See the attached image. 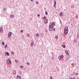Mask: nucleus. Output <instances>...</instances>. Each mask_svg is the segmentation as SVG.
Returning a JSON list of instances; mask_svg holds the SVG:
<instances>
[{
  "label": "nucleus",
  "mask_w": 79,
  "mask_h": 79,
  "mask_svg": "<svg viewBox=\"0 0 79 79\" xmlns=\"http://www.w3.org/2000/svg\"><path fill=\"white\" fill-rule=\"evenodd\" d=\"M64 34H65V35L68 34V27L66 26L64 27Z\"/></svg>",
  "instance_id": "obj_1"
},
{
  "label": "nucleus",
  "mask_w": 79,
  "mask_h": 79,
  "mask_svg": "<svg viewBox=\"0 0 79 79\" xmlns=\"http://www.w3.org/2000/svg\"><path fill=\"white\" fill-rule=\"evenodd\" d=\"M55 22H51L49 24V27H53V25H55Z\"/></svg>",
  "instance_id": "obj_2"
},
{
  "label": "nucleus",
  "mask_w": 79,
  "mask_h": 79,
  "mask_svg": "<svg viewBox=\"0 0 79 79\" xmlns=\"http://www.w3.org/2000/svg\"><path fill=\"white\" fill-rule=\"evenodd\" d=\"M7 63L9 64H11V60L9 59H8L7 60Z\"/></svg>",
  "instance_id": "obj_3"
},
{
  "label": "nucleus",
  "mask_w": 79,
  "mask_h": 79,
  "mask_svg": "<svg viewBox=\"0 0 79 79\" xmlns=\"http://www.w3.org/2000/svg\"><path fill=\"white\" fill-rule=\"evenodd\" d=\"M5 55L6 56H9V55H10V54H9V53H8V52H6L5 53Z\"/></svg>",
  "instance_id": "obj_4"
},
{
  "label": "nucleus",
  "mask_w": 79,
  "mask_h": 79,
  "mask_svg": "<svg viewBox=\"0 0 79 79\" xmlns=\"http://www.w3.org/2000/svg\"><path fill=\"white\" fill-rule=\"evenodd\" d=\"M12 35V32H9L8 33V36L10 37Z\"/></svg>",
  "instance_id": "obj_5"
},
{
  "label": "nucleus",
  "mask_w": 79,
  "mask_h": 79,
  "mask_svg": "<svg viewBox=\"0 0 79 79\" xmlns=\"http://www.w3.org/2000/svg\"><path fill=\"white\" fill-rule=\"evenodd\" d=\"M48 22V20L47 19H46L44 21V22L45 24H47Z\"/></svg>",
  "instance_id": "obj_6"
},
{
  "label": "nucleus",
  "mask_w": 79,
  "mask_h": 79,
  "mask_svg": "<svg viewBox=\"0 0 79 79\" xmlns=\"http://www.w3.org/2000/svg\"><path fill=\"white\" fill-rule=\"evenodd\" d=\"M53 27H49V30H50V31H53Z\"/></svg>",
  "instance_id": "obj_7"
},
{
  "label": "nucleus",
  "mask_w": 79,
  "mask_h": 79,
  "mask_svg": "<svg viewBox=\"0 0 79 79\" xmlns=\"http://www.w3.org/2000/svg\"><path fill=\"white\" fill-rule=\"evenodd\" d=\"M17 79H21V78L19 76H17Z\"/></svg>",
  "instance_id": "obj_8"
},
{
  "label": "nucleus",
  "mask_w": 79,
  "mask_h": 79,
  "mask_svg": "<svg viewBox=\"0 0 79 79\" xmlns=\"http://www.w3.org/2000/svg\"><path fill=\"white\" fill-rule=\"evenodd\" d=\"M54 5H56V2L55 0L54 1Z\"/></svg>",
  "instance_id": "obj_9"
},
{
  "label": "nucleus",
  "mask_w": 79,
  "mask_h": 79,
  "mask_svg": "<svg viewBox=\"0 0 79 79\" xmlns=\"http://www.w3.org/2000/svg\"><path fill=\"white\" fill-rule=\"evenodd\" d=\"M65 53L67 55H69V53H68V52L67 51H65Z\"/></svg>",
  "instance_id": "obj_10"
},
{
  "label": "nucleus",
  "mask_w": 79,
  "mask_h": 79,
  "mask_svg": "<svg viewBox=\"0 0 79 79\" xmlns=\"http://www.w3.org/2000/svg\"><path fill=\"white\" fill-rule=\"evenodd\" d=\"M3 31V27H1L0 28V31L1 32V31Z\"/></svg>",
  "instance_id": "obj_11"
},
{
  "label": "nucleus",
  "mask_w": 79,
  "mask_h": 79,
  "mask_svg": "<svg viewBox=\"0 0 79 79\" xmlns=\"http://www.w3.org/2000/svg\"><path fill=\"white\" fill-rule=\"evenodd\" d=\"M62 47H63L64 48H66V46L65 45H62Z\"/></svg>",
  "instance_id": "obj_12"
},
{
  "label": "nucleus",
  "mask_w": 79,
  "mask_h": 79,
  "mask_svg": "<svg viewBox=\"0 0 79 79\" xmlns=\"http://www.w3.org/2000/svg\"><path fill=\"white\" fill-rule=\"evenodd\" d=\"M62 15H63V12H61L60 13L59 15L60 16H62Z\"/></svg>",
  "instance_id": "obj_13"
},
{
  "label": "nucleus",
  "mask_w": 79,
  "mask_h": 79,
  "mask_svg": "<svg viewBox=\"0 0 79 79\" xmlns=\"http://www.w3.org/2000/svg\"><path fill=\"white\" fill-rule=\"evenodd\" d=\"M36 36L37 37H39V34L38 33H37L36 34Z\"/></svg>",
  "instance_id": "obj_14"
},
{
  "label": "nucleus",
  "mask_w": 79,
  "mask_h": 79,
  "mask_svg": "<svg viewBox=\"0 0 79 79\" xmlns=\"http://www.w3.org/2000/svg\"><path fill=\"white\" fill-rule=\"evenodd\" d=\"M13 72L14 74H16V71H15V70H14L13 71Z\"/></svg>",
  "instance_id": "obj_15"
},
{
  "label": "nucleus",
  "mask_w": 79,
  "mask_h": 79,
  "mask_svg": "<svg viewBox=\"0 0 79 79\" xmlns=\"http://www.w3.org/2000/svg\"><path fill=\"white\" fill-rule=\"evenodd\" d=\"M13 17H14V16H13V15H11L10 16V18H13Z\"/></svg>",
  "instance_id": "obj_16"
},
{
  "label": "nucleus",
  "mask_w": 79,
  "mask_h": 79,
  "mask_svg": "<svg viewBox=\"0 0 79 79\" xmlns=\"http://www.w3.org/2000/svg\"><path fill=\"white\" fill-rule=\"evenodd\" d=\"M45 14L46 15H48V13L47 12V11H46L45 12Z\"/></svg>",
  "instance_id": "obj_17"
},
{
  "label": "nucleus",
  "mask_w": 79,
  "mask_h": 79,
  "mask_svg": "<svg viewBox=\"0 0 79 79\" xmlns=\"http://www.w3.org/2000/svg\"><path fill=\"white\" fill-rule=\"evenodd\" d=\"M60 58H63V55H61L60 56Z\"/></svg>",
  "instance_id": "obj_18"
},
{
  "label": "nucleus",
  "mask_w": 79,
  "mask_h": 79,
  "mask_svg": "<svg viewBox=\"0 0 79 79\" xmlns=\"http://www.w3.org/2000/svg\"><path fill=\"white\" fill-rule=\"evenodd\" d=\"M34 45V42H32L31 44V46H32V45Z\"/></svg>",
  "instance_id": "obj_19"
},
{
  "label": "nucleus",
  "mask_w": 79,
  "mask_h": 79,
  "mask_svg": "<svg viewBox=\"0 0 79 79\" xmlns=\"http://www.w3.org/2000/svg\"><path fill=\"white\" fill-rule=\"evenodd\" d=\"M2 44L3 46H4V45H5L4 44H5V43H4V42H2Z\"/></svg>",
  "instance_id": "obj_20"
},
{
  "label": "nucleus",
  "mask_w": 79,
  "mask_h": 79,
  "mask_svg": "<svg viewBox=\"0 0 79 79\" xmlns=\"http://www.w3.org/2000/svg\"><path fill=\"white\" fill-rule=\"evenodd\" d=\"M61 57L60 56H59V57H58V58L59 60H61Z\"/></svg>",
  "instance_id": "obj_21"
},
{
  "label": "nucleus",
  "mask_w": 79,
  "mask_h": 79,
  "mask_svg": "<svg viewBox=\"0 0 79 79\" xmlns=\"http://www.w3.org/2000/svg\"><path fill=\"white\" fill-rule=\"evenodd\" d=\"M6 47H7V44H6V45H5V48H6Z\"/></svg>",
  "instance_id": "obj_22"
},
{
  "label": "nucleus",
  "mask_w": 79,
  "mask_h": 79,
  "mask_svg": "<svg viewBox=\"0 0 79 79\" xmlns=\"http://www.w3.org/2000/svg\"><path fill=\"white\" fill-rule=\"evenodd\" d=\"M55 38L56 39H58V36H56Z\"/></svg>",
  "instance_id": "obj_23"
},
{
  "label": "nucleus",
  "mask_w": 79,
  "mask_h": 79,
  "mask_svg": "<svg viewBox=\"0 0 79 79\" xmlns=\"http://www.w3.org/2000/svg\"><path fill=\"white\" fill-rule=\"evenodd\" d=\"M15 63H18V60H15Z\"/></svg>",
  "instance_id": "obj_24"
},
{
  "label": "nucleus",
  "mask_w": 79,
  "mask_h": 79,
  "mask_svg": "<svg viewBox=\"0 0 79 79\" xmlns=\"http://www.w3.org/2000/svg\"><path fill=\"white\" fill-rule=\"evenodd\" d=\"M20 68H23V66H20Z\"/></svg>",
  "instance_id": "obj_25"
},
{
  "label": "nucleus",
  "mask_w": 79,
  "mask_h": 79,
  "mask_svg": "<svg viewBox=\"0 0 79 79\" xmlns=\"http://www.w3.org/2000/svg\"><path fill=\"white\" fill-rule=\"evenodd\" d=\"M36 4H39V2H36Z\"/></svg>",
  "instance_id": "obj_26"
},
{
  "label": "nucleus",
  "mask_w": 79,
  "mask_h": 79,
  "mask_svg": "<svg viewBox=\"0 0 79 79\" xmlns=\"http://www.w3.org/2000/svg\"><path fill=\"white\" fill-rule=\"evenodd\" d=\"M20 32H23V30H21L20 31Z\"/></svg>",
  "instance_id": "obj_27"
},
{
  "label": "nucleus",
  "mask_w": 79,
  "mask_h": 79,
  "mask_svg": "<svg viewBox=\"0 0 79 79\" xmlns=\"http://www.w3.org/2000/svg\"><path fill=\"white\" fill-rule=\"evenodd\" d=\"M38 17H39L40 16V15L38 14L37 15Z\"/></svg>",
  "instance_id": "obj_28"
},
{
  "label": "nucleus",
  "mask_w": 79,
  "mask_h": 79,
  "mask_svg": "<svg viewBox=\"0 0 79 79\" xmlns=\"http://www.w3.org/2000/svg\"><path fill=\"white\" fill-rule=\"evenodd\" d=\"M27 64L29 65V64H30L29 63V62H27Z\"/></svg>",
  "instance_id": "obj_29"
},
{
  "label": "nucleus",
  "mask_w": 79,
  "mask_h": 79,
  "mask_svg": "<svg viewBox=\"0 0 79 79\" xmlns=\"http://www.w3.org/2000/svg\"><path fill=\"white\" fill-rule=\"evenodd\" d=\"M11 53H12V54L13 55V54H14V52H11Z\"/></svg>",
  "instance_id": "obj_30"
},
{
  "label": "nucleus",
  "mask_w": 79,
  "mask_h": 79,
  "mask_svg": "<svg viewBox=\"0 0 79 79\" xmlns=\"http://www.w3.org/2000/svg\"><path fill=\"white\" fill-rule=\"evenodd\" d=\"M31 2H33V0H31Z\"/></svg>",
  "instance_id": "obj_31"
},
{
  "label": "nucleus",
  "mask_w": 79,
  "mask_h": 79,
  "mask_svg": "<svg viewBox=\"0 0 79 79\" xmlns=\"http://www.w3.org/2000/svg\"><path fill=\"white\" fill-rule=\"evenodd\" d=\"M27 36H28V37H29V34H28L27 35Z\"/></svg>",
  "instance_id": "obj_32"
},
{
  "label": "nucleus",
  "mask_w": 79,
  "mask_h": 79,
  "mask_svg": "<svg viewBox=\"0 0 79 79\" xmlns=\"http://www.w3.org/2000/svg\"><path fill=\"white\" fill-rule=\"evenodd\" d=\"M76 74L77 75H78V73H76Z\"/></svg>",
  "instance_id": "obj_33"
},
{
  "label": "nucleus",
  "mask_w": 79,
  "mask_h": 79,
  "mask_svg": "<svg viewBox=\"0 0 79 79\" xmlns=\"http://www.w3.org/2000/svg\"><path fill=\"white\" fill-rule=\"evenodd\" d=\"M50 77H51L50 79H52V76H51Z\"/></svg>",
  "instance_id": "obj_34"
},
{
  "label": "nucleus",
  "mask_w": 79,
  "mask_h": 79,
  "mask_svg": "<svg viewBox=\"0 0 79 79\" xmlns=\"http://www.w3.org/2000/svg\"><path fill=\"white\" fill-rule=\"evenodd\" d=\"M44 18L46 19V17H44V18H43V19H44Z\"/></svg>",
  "instance_id": "obj_35"
},
{
  "label": "nucleus",
  "mask_w": 79,
  "mask_h": 79,
  "mask_svg": "<svg viewBox=\"0 0 79 79\" xmlns=\"http://www.w3.org/2000/svg\"><path fill=\"white\" fill-rule=\"evenodd\" d=\"M53 31H55V29H53Z\"/></svg>",
  "instance_id": "obj_36"
},
{
  "label": "nucleus",
  "mask_w": 79,
  "mask_h": 79,
  "mask_svg": "<svg viewBox=\"0 0 79 79\" xmlns=\"http://www.w3.org/2000/svg\"><path fill=\"white\" fill-rule=\"evenodd\" d=\"M69 79H72L71 77L69 78Z\"/></svg>",
  "instance_id": "obj_37"
},
{
  "label": "nucleus",
  "mask_w": 79,
  "mask_h": 79,
  "mask_svg": "<svg viewBox=\"0 0 79 79\" xmlns=\"http://www.w3.org/2000/svg\"><path fill=\"white\" fill-rule=\"evenodd\" d=\"M72 79H76V78H72Z\"/></svg>",
  "instance_id": "obj_38"
}]
</instances>
